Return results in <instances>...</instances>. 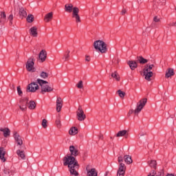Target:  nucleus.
<instances>
[{
  "instance_id": "nucleus-1",
  "label": "nucleus",
  "mask_w": 176,
  "mask_h": 176,
  "mask_svg": "<svg viewBox=\"0 0 176 176\" xmlns=\"http://www.w3.org/2000/svg\"><path fill=\"white\" fill-rule=\"evenodd\" d=\"M64 166H68L69 171L71 175L78 176V168H79V164L78 161L75 159V157L72 155H67L63 159Z\"/></svg>"
},
{
  "instance_id": "nucleus-2",
  "label": "nucleus",
  "mask_w": 176,
  "mask_h": 176,
  "mask_svg": "<svg viewBox=\"0 0 176 176\" xmlns=\"http://www.w3.org/2000/svg\"><path fill=\"white\" fill-rule=\"evenodd\" d=\"M37 83L41 87V93L45 94V93H50L53 91V88L49 85V82L38 78L36 80Z\"/></svg>"
},
{
  "instance_id": "nucleus-3",
  "label": "nucleus",
  "mask_w": 176,
  "mask_h": 176,
  "mask_svg": "<svg viewBox=\"0 0 176 176\" xmlns=\"http://www.w3.org/2000/svg\"><path fill=\"white\" fill-rule=\"evenodd\" d=\"M94 47L98 52H100L101 53H107L108 52V48L107 47V43L101 40H98L94 41Z\"/></svg>"
},
{
  "instance_id": "nucleus-4",
  "label": "nucleus",
  "mask_w": 176,
  "mask_h": 176,
  "mask_svg": "<svg viewBox=\"0 0 176 176\" xmlns=\"http://www.w3.org/2000/svg\"><path fill=\"white\" fill-rule=\"evenodd\" d=\"M153 67H155V65H146L143 69V75L144 76V79L148 82H151V78L153 76V72H152Z\"/></svg>"
},
{
  "instance_id": "nucleus-5",
  "label": "nucleus",
  "mask_w": 176,
  "mask_h": 176,
  "mask_svg": "<svg viewBox=\"0 0 176 176\" xmlns=\"http://www.w3.org/2000/svg\"><path fill=\"white\" fill-rule=\"evenodd\" d=\"M146 102H148V99L146 98H143L140 100L139 104L137 105L136 109L134 110L135 115H138L140 112L142 111V109L145 107Z\"/></svg>"
},
{
  "instance_id": "nucleus-6",
  "label": "nucleus",
  "mask_w": 176,
  "mask_h": 176,
  "mask_svg": "<svg viewBox=\"0 0 176 176\" xmlns=\"http://www.w3.org/2000/svg\"><path fill=\"white\" fill-rule=\"evenodd\" d=\"M34 59L32 58H30L26 63V69L29 72H35V67H34Z\"/></svg>"
},
{
  "instance_id": "nucleus-7",
  "label": "nucleus",
  "mask_w": 176,
  "mask_h": 176,
  "mask_svg": "<svg viewBox=\"0 0 176 176\" xmlns=\"http://www.w3.org/2000/svg\"><path fill=\"white\" fill-rule=\"evenodd\" d=\"M14 141L17 145V146H19V148H21L23 142V138L20 136V134L17 132L14 133Z\"/></svg>"
},
{
  "instance_id": "nucleus-8",
  "label": "nucleus",
  "mask_w": 176,
  "mask_h": 176,
  "mask_svg": "<svg viewBox=\"0 0 176 176\" xmlns=\"http://www.w3.org/2000/svg\"><path fill=\"white\" fill-rule=\"evenodd\" d=\"M19 109L21 111H25L27 109V104H28V98H24L19 100Z\"/></svg>"
},
{
  "instance_id": "nucleus-9",
  "label": "nucleus",
  "mask_w": 176,
  "mask_h": 176,
  "mask_svg": "<svg viewBox=\"0 0 176 176\" xmlns=\"http://www.w3.org/2000/svg\"><path fill=\"white\" fill-rule=\"evenodd\" d=\"M39 89V85L36 82H32L27 87V91H30L31 93H35L36 90Z\"/></svg>"
},
{
  "instance_id": "nucleus-10",
  "label": "nucleus",
  "mask_w": 176,
  "mask_h": 176,
  "mask_svg": "<svg viewBox=\"0 0 176 176\" xmlns=\"http://www.w3.org/2000/svg\"><path fill=\"white\" fill-rule=\"evenodd\" d=\"M69 152L71 156H73L74 157H76L79 155V150L78 149V147L74 145L69 146Z\"/></svg>"
},
{
  "instance_id": "nucleus-11",
  "label": "nucleus",
  "mask_w": 176,
  "mask_h": 176,
  "mask_svg": "<svg viewBox=\"0 0 176 176\" xmlns=\"http://www.w3.org/2000/svg\"><path fill=\"white\" fill-rule=\"evenodd\" d=\"M124 173H126V165L124 164H119L117 176H124Z\"/></svg>"
},
{
  "instance_id": "nucleus-12",
  "label": "nucleus",
  "mask_w": 176,
  "mask_h": 176,
  "mask_svg": "<svg viewBox=\"0 0 176 176\" xmlns=\"http://www.w3.org/2000/svg\"><path fill=\"white\" fill-rule=\"evenodd\" d=\"M72 17L75 19L76 23H80V16H79V8H74Z\"/></svg>"
},
{
  "instance_id": "nucleus-13",
  "label": "nucleus",
  "mask_w": 176,
  "mask_h": 176,
  "mask_svg": "<svg viewBox=\"0 0 176 176\" xmlns=\"http://www.w3.org/2000/svg\"><path fill=\"white\" fill-rule=\"evenodd\" d=\"M6 155V150H5V148L0 147V160L3 162V163H5L6 162V157L5 156Z\"/></svg>"
},
{
  "instance_id": "nucleus-14",
  "label": "nucleus",
  "mask_w": 176,
  "mask_h": 176,
  "mask_svg": "<svg viewBox=\"0 0 176 176\" xmlns=\"http://www.w3.org/2000/svg\"><path fill=\"white\" fill-rule=\"evenodd\" d=\"M74 9H78V7H74V5H72V3L66 4L65 6V10L68 13H71L72 12H73L74 13Z\"/></svg>"
},
{
  "instance_id": "nucleus-15",
  "label": "nucleus",
  "mask_w": 176,
  "mask_h": 176,
  "mask_svg": "<svg viewBox=\"0 0 176 176\" xmlns=\"http://www.w3.org/2000/svg\"><path fill=\"white\" fill-rule=\"evenodd\" d=\"M87 175L97 176L98 175L97 170L94 168H89V167H87Z\"/></svg>"
},
{
  "instance_id": "nucleus-16",
  "label": "nucleus",
  "mask_w": 176,
  "mask_h": 176,
  "mask_svg": "<svg viewBox=\"0 0 176 176\" xmlns=\"http://www.w3.org/2000/svg\"><path fill=\"white\" fill-rule=\"evenodd\" d=\"M47 56V54L44 50H43L39 53L38 58L42 61V63H43V61H45Z\"/></svg>"
},
{
  "instance_id": "nucleus-17",
  "label": "nucleus",
  "mask_w": 176,
  "mask_h": 176,
  "mask_svg": "<svg viewBox=\"0 0 176 176\" xmlns=\"http://www.w3.org/2000/svg\"><path fill=\"white\" fill-rule=\"evenodd\" d=\"M171 76H174V69L168 68L165 73V78L168 79V78H171Z\"/></svg>"
},
{
  "instance_id": "nucleus-18",
  "label": "nucleus",
  "mask_w": 176,
  "mask_h": 176,
  "mask_svg": "<svg viewBox=\"0 0 176 176\" xmlns=\"http://www.w3.org/2000/svg\"><path fill=\"white\" fill-rule=\"evenodd\" d=\"M63 108V100L61 98H58L56 100V111L57 112H60L61 109Z\"/></svg>"
},
{
  "instance_id": "nucleus-19",
  "label": "nucleus",
  "mask_w": 176,
  "mask_h": 176,
  "mask_svg": "<svg viewBox=\"0 0 176 176\" xmlns=\"http://www.w3.org/2000/svg\"><path fill=\"white\" fill-rule=\"evenodd\" d=\"M16 155L20 159H22V160H25V152L24 150L18 149L16 151Z\"/></svg>"
},
{
  "instance_id": "nucleus-20",
  "label": "nucleus",
  "mask_w": 176,
  "mask_h": 176,
  "mask_svg": "<svg viewBox=\"0 0 176 176\" xmlns=\"http://www.w3.org/2000/svg\"><path fill=\"white\" fill-rule=\"evenodd\" d=\"M77 115V119L79 120V122H83L85 119H86V114H85V112L83 113H76Z\"/></svg>"
},
{
  "instance_id": "nucleus-21",
  "label": "nucleus",
  "mask_w": 176,
  "mask_h": 176,
  "mask_svg": "<svg viewBox=\"0 0 176 176\" xmlns=\"http://www.w3.org/2000/svg\"><path fill=\"white\" fill-rule=\"evenodd\" d=\"M128 65H129L131 69H132V71H134V69L135 68H137L138 65H137V62L134 61V60H129L128 61Z\"/></svg>"
},
{
  "instance_id": "nucleus-22",
  "label": "nucleus",
  "mask_w": 176,
  "mask_h": 176,
  "mask_svg": "<svg viewBox=\"0 0 176 176\" xmlns=\"http://www.w3.org/2000/svg\"><path fill=\"white\" fill-rule=\"evenodd\" d=\"M30 34L32 36H38V32H37V28L36 27H32L30 29Z\"/></svg>"
},
{
  "instance_id": "nucleus-23",
  "label": "nucleus",
  "mask_w": 176,
  "mask_h": 176,
  "mask_svg": "<svg viewBox=\"0 0 176 176\" xmlns=\"http://www.w3.org/2000/svg\"><path fill=\"white\" fill-rule=\"evenodd\" d=\"M0 131L3 133L4 137H9L10 135V130L8 128H0Z\"/></svg>"
},
{
  "instance_id": "nucleus-24",
  "label": "nucleus",
  "mask_w": 176,
  "mask_h": 176,
  "mask_svg": "<svg viewBox=\"0 0 176 176\" xmlns=\"http://www.w3.org/2000/svg\"><path fill=\"white\" fill-rule=\"evenodd\" d=\"M77 133H78V128L75 126L70 128L69 131V135H76Z\"/></svg>"
},
{
  "instance_id": "nucleus-25",
  "label": "nucleus",
  "mask_w": 176,
  "mask_h": 176,
  "mask_svg": "<svg viewBox=\"0 0 176 176\" xmlns=\"http://www.w3.org/2000/svg\"><path fill=\"white\" fill-rule=\"evenodd\" d=\"M53 19V12H50L47 13L44 18L45 21H46V23H49V21H50V20H52Z\"/></svg>"
},
{
  "instance_id": "nucleus-26",
  "label": "nucleus",
  "mask_w": 176,
  "mask_h": 176,
  "mask_svg": "<svg viewBox=\"0 0 176 176\" xmlns=\"http://www.w3.org/2000/svg\"><path fill=\"white\" fill-rule=\"evenodd\" d=\"M28 108H29V109H35V108H36V103H35L34 100H31L29 102H28Z\"/></svg>"
},
{
  "instance_id": "nucleus-27",
  "label": "nucleus",
  "mask_w": 176,
  "mask_h": 176,
  "mask_svg": "<svg viewBox=\"0 0 176 176\" xmlns=\"http://www.w3.org/2000/svg\"><path fill=\"white\" fill-rule=\"evenodd\" d=\"M124 159L126 164H131V163H133V160L131 159V156L130 155H124Z\"/></svg>"
},
{
  "instance_id": "nucleus-28",
  "label": "nucleus",
  "mask_w": 176,
  "mask_h": 176,
  "mask_svg": "<svg viewBox=\"0 0 176 176\" xmlns=\"http://www.w3.org/2000/svg\"><path fill=\"white\" fill-rule=\"evenodd\" d=\"M138 61H139L140 64H146V63H148V60L144 58L142 56H139L138 58Z\"/></svg>"
},
{
  "instance_id": "nucleus-29",
  "label": "nucleus",
  "mask_w": 176,
  "mask_h": 176,
  "mask_svg": "<svg viewBox=\"0 0 176 176\" xmlns=\"http://www.w3.org/2000/svg\"><path fill=\"white\" fill-rule=\"evenodd\" d=\"M111 76L116 79L118 82L120 80V76L118 74V72H114L113 73L111 74Z\"/></svg>"
},
{
  "instance_id": "nucleus-30",
  "label": "nucleus",
  "mask_w": 176,
  "mask_h": 176,
  "mask_svg": "<svg viewBox=\"0 0 176 176\" xmlns=\"http://www.w3.org/2000/svg\"><path fill=\"white\" fill-rule=\"evenodd\" d=\"M126 134H127L126 130L120 131L117 133V137H124Z\"/></svg>"
},
{
  "instance_id": "nucleus-31",
  "label": "nucleus",
  "mask_w": 176,
  "mask_h": 176,
  "mask_svg": "<svg viewBox=\"0 0 176 176\" xmlns=\"http://www.w3.org/2000/svg\"><path fill=\"white\" fill-rule=\"evenodd\" d=\"M19 14L20 16H22L23 17H25V16H27V12H25V10L23 8H19Z\"/></svg>"
},
{
  "instance_id": "nucleus-32",
  "label": "nucleus",
  "mask_w": 176,
  "mask_h": 176,
  "mask_svg": "<svg viewBox=\"0 0 176 176\" xmlns=\"http://www.w3.org/2000/svg\"><path fill=\"white\" fill-rule=\"evenodd\" d=\"M40 76L42 78V79H46L47 78H49V74H47L45 72H42L40 74Z\"/></svg>"
},
{
  "instance_id": "nucleus-33",
  "label": "nucleus",
  "mask_w": 176,
  "mask_h": 176,
  "mask_svg": "<svg viewBox=\"0 0 176 176\" xmlns=\"http://www.w3.org/2000/svg\"><path fill=\"white\" fill-rule=\"evenodd\" d=\"M28 23H32L34 21V15L29 14L27 17Z\"/></svg>"
},
{
  "instance_id": "nucleus-34",
  "label": "nucleus",
  "mask_w": 176,
  "mask_h": 176,
  "mask_svg": "<svg viewBox=\"0 0 176 176\" xmlns=\"http://www.w3.org/2000/svg\"><path fill=\"white\" fill-rule=\"evenodd\" d=\"M118 96H119V97H120V98H124V96H126V93H124V91H122L120 89H119L118 91Z\"/></svg>"
},
{
  "instance_id": "nucleus-35",
  "label": "nucleus",
  "mask_w": 176,
  "mask_h": 176,
  "mask_svg": "<svg viewBox=\"0 0 176 176\" xmlns=\"http://www.w3.org/2000/svg\"><path fill=\"white\" fill-rule=\"evenodd\" d=\"M76 87H78V89H83V81L80 80L77 83Z\"/></svg>"
},
{
  "instance_id": "nucleus-36",
  "label": "nucleus",
  "mask_w": 176,
  "mask_h": 176,
  "mask_svg": "<svg viewBox=\"0 0 176 176\" xmlns=\"http://www.w3.org/2000/svg\"><path fill=\"white\" fill-rule=\"evenodd\" d=\"M148 164L151 167H153V168L156 167V162L155 160H151L150 162H148Z\"/></svg>"
},
{
  "instance_id": "nucleus-37",
  "label": "nucleus",
  "mask_w": 176,
  "mask_h": 176,
  "mask_svg": "<svg viewBox=\"0 0 176 176\" xmlns=\"http://www.w3.org/2000/svg\"><path fill=\"white\" fill-rule=\"evenodd\" d=\"M42 126L44 129H46V127H47V120H46V119L43 120Z\"/></svg>"
},
{
  "instance_id": "nucleus-38",
  "label": "nucleus",
  "mask_w": 176,
  "mask_h": 176,
  "mask_svg": "<svg viewBox=\"0 0 176 176\" xmlns=\"http://www.w3.org/2000/svg\"><path fill=\"white\" fill-rule=\"evenodd\" d=\"M8 21H10V25H12V24H13V14H11L8 16Z\"/></svg>"
},
{
  "instance_id": "nucleus-39",
  "label": "nucleus",
  "mask_w": 176,
  "mask_h": 176,
  "mask_svg": "<svg viewBox=\"0 0 176 176\" xmlns=\"http://www.w3.org/2000/svg\"><path fill=\"white\" fill-rule=\"evenodd\" d=\"M68 58H69V54H66L63 57V60L65 61H67Z\"/></svg>"
},
{
  "instance_id": "nucleus-40",
  "label": "nucleus",
  "mask_w": 176,
  "mask_h": 176,
  "mask_svg": "<svg viewBox=\"0 0 176 176\" xmlns=\"http://www.w3.org/2000/svg\"><path fill=\"white\" fill-rule=\"evenodd\" d=\"M4 173L6 174L7 175H10V174H12V170L9 168H6L4 170Z\"/></svg>"
},
{
  "instance_id": "nucleus-41",
  "label": "nucleus",
  "mask_w": 176,
  "mask_h": 176,
  "mask_svg": "<svg viewBox=\"0 0 176 176\" xmlns=\"http://www.w3.org/2000/svg\"><path fill=\"white\" fill-rule=\"evenodd\" d=\"M17 93L19 96H23V91H21V88H20V87H17Z\"/></svg>"
},
{
  "instance_id": "nucleus-42",
  "label": "nucleus",
  "mask_w": 176,
  "mask_h": 176,
  "mask_svg": "<svg viewBox=\"0 0 176 176\" xmlns=\"http://www.w3.org/2000/svg\"><path fill=\"white\" fill-rule=\"evenodd\" d=\"M118 160L119 164H123V157L119 156Z\"/></svg>"
},
{
  "instance_id": "nucleus-43",
  "label": "nucleus",
  "mask_w": 176,
  "mask_h": 176,
  "mask_svg": "<svg viewBox=\"0 0 176 176\" xmlns=\"http://www.w3.org/2000/svg\"><path fill=\"white\" fill-rule=\"evenodd\" d=\"M153 21H155V23H159V21H160V18L157 16H154Z\"/></svg>"
},
{
  "instance_id": "nucleus-44",
  "label": "nucleus",
  "mask_w": 176,
  "mask_h": 176,
  "mask_svg": "<svg viewBox=\"0 0 176 176\" xmlns=\"http://www.w3.org/2000/svg\"><path fill=\"white\" fill-rule=\"evenodd\" d=\"M1 19H6V14H5V12H1Z\"/></svg>"
},
{
  "instance_id": "nucleus-45",
  "label": "nucleus",
  "mask_w": 176,
  "mask_h": 176,
  "mask_svg": "<svg viewBox=\"0 0 176 176\" xmlns=\"http://www.w3.org/2000/svg\"><path fill=\"white\" fill-rule=\"evenodd\" d=\"M56 123L58 128L61 127V122H60V120H57Z\"/></svg>"
},
{
  "instance_id": "nucleus-46",
  "label": "nucleus",
  "mask_w": 176,
  "mask_h": 176,
  "mask_svg": "<svg viewBox=\"0 0 176 176\" xmlns=\"http://www.w3.org/2000/svg\"><path fill=\"white\" fill-rule=\"evenodd\" d=\"M133 112H134V110H133V109L129 110V113H128V114H127V117L129 118V116H130L131 114H133Z\"/></svg>"
},
{
  "instance_id": "nucleus-47",
  "label": "nucleus",
  "mask_w": 176,
  "mask_h": 176,
  "mask_svg": "<svg viewBox=\"0 0 176 176\" xmlns=\"http://www.w3.org/2000/svg\"><path fill=\"white\" fill-rule=\"evenodd\" d=\"M91 58H90V56L89 55H85V61H90Z\"/></svg>"
},
{
  "instance_id": "nucleus-48",
  "label": "nucleus",
  "mask_w": 176,
  "mask_h": 176,
  "mask_svg": "<svg viewBox=\"0 0 176 176\" xmlns=\"http://www.w3.org/2000/svg\"><path fill=\"white\" fill-rule=\"evenodd\" d=\"M83 112H85V111H83V109H82V107H79L78 108V111L76 112V113H83Z\"/></svg>"
},
{
  "instance_id": "nucleus-49",
  "label": "nucleus",
  "mask_w": 176,
  "mask_h": 176,
  "mask_svg": "<svg viewBox=\"0 0 176 176\" xmlns=\"http://www.w3.org/2000/svg\"><path fill=\"white\" fill-rule=\"evenodd\" d=\"M145 134H146L145 133L142 132L140 133V137H144V135H145Z\"/></svg>"
},
{
  "instance_id": "nucleus-50",
  "label": "nucleus",
  "mask_w": 176,
  "mask_h": 176,
  "mask_svg": "<svg viewBox=\"0 0 176 176\" xmlns=\"http://www.w3.org/2000/svg\"><path fill=\"white\" fill-rule=\"evenodd\" d=\"M104 176H111V175H109V172H106V173H104Z\"/></svg>"
},
{
  "instance_id": "nucleus-51",
  "label": "nucleus",
  "mask_w": 176,
  "mask_h": 176,
  "mask_svg": "<svg viewBox=\"0 0 176 176\" xmlns=\"http://www.w3.org/2000/svg\"><path fill=\"white\" fill-rule=\"evenodd\" d=\"M126 13V10H122L121 12L122 14H124Z\"/></svg>"
},
{
  "instance_id": "nucleus-52",
  "label": "nucleus",
  "mask_w": 176,
  "mask_h": 176,
  "mask_svg": "<svg viewBox=\"0 0 176 176\" xmlns=\"http://www.w3.org/2000/svg\"><path fill=\"white\" fill-rule=\"evenodd\" d=\"M167 176H174V175L170 174V175H168Z\"/></svg>"
},
{
  "instance_id": "nucleus-53",
  "label": "nucleus",
  "mask_w": 176,
  "mask_h": 176,
  "mask_svg": "<svg viewBox=\"0 0 176 176\" xmlns=\"http://www.w3.org/2000/svg\"><path fill=\"white\" fill-rule=\"evenodd\" d=\"M70 52L69 51H67V54H69Z\"/></svg>"
}]
</instances>
